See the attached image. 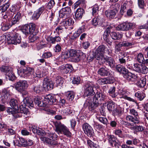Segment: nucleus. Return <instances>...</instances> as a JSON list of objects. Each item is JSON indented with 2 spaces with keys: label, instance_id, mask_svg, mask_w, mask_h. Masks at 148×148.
<instances>
[{
  "label": "nucleus",
  "instance_id": "obj_54",
  "mask_svg": "<svg viewBox=\"0 0 148 148\" xmlns=\"http://www.w3.org/2000/svg\"><path fill=\"white\" fill-rule=\"evenodd\" d=\"M55 3L53 0L50 1L48 3L47 8L49 9H51L55 5Z\"/></svg>",
  "mask_w": 148,
  "mask_h": 148
},
{
  "label": "nucleus",
  "instance_id": "obj_33",
  "mask_svg": "<svg viewBox=\"0 0 148 148\" xmlns=\"http://www.w3.org/2000/svg\"><path fill=\"white\" fill-rule=\"evenodd\" d=\"M115 103L112 100L108 102L107 107L108 110L110 111H112L114 110Z\"/></svg>",
  "mask_w": 148,
  "mask_h": 148
},
{
  "label": "nucleus",
  "instance_id": "obj_44",
  "mask_svg": "<svg viewBox=\"0 0 148 148\" xmlns=\"http://www.w3.org/2000/svg\"><path fill=\"white\" fill-rule=\"evenodd\" d=\"M142 66V65L141 64L138 63L134 64L133 65V68L134 70L136 71L140 72L141 71Z\"/></svg>",
  "mask_w": 148,
  "mask_h": 148
},
{
  "label": "nucleus",
  "instance_id": "obj_29",
  "mask_svg": "<svg viewBox=\"0 0 148 148\" xmlns=\"http://www.w3.org/2000/svg\"><path fill=\"white\" fill-rule=\"evenodd\" d=\"M110 36L112 39L115 40H119L122 37V34L114 32H111Z\"/></svg>",
  "mask_w": 148,
  "mask_h": 148
},
{
  "label": "nucleus",
  "instance_id": "obj_36",
  "mask_svg": "<svg viewBox=\"0 0 148 148\" xmlns=\"http://www.w3.org/2000/svg\"><path fill=\"white\" fill-rule=\"evenodd\" d=\"M50 42L52 44H55L56 42H58L61 40V38L59 36H56L54 37H50L49 38Z\"/></svg>",
  "mask_w": 148,
  "mask_h": 148
},
{
  "label": "nucleus",
  "instance_id": "obj_39",
  "mask_svg": "<svg viewBox=\"0 0 148 148\" xmlns=\"http://www.w3.org/2000/svg\"><path fill=\"white\" fill-rule=\"evenodd\" d=\"M56 84L60 86H62L64 82V79L60 76H57L55 79Z\"/></svg>",
  "mask_w": 148,
  "mask_h": 148
},
{
  "label": "nucleus",
  "instance_id": "obj_7",
  "mask_svg": "<svg viewBox=\"0 0 148 148\" xmlns=\"http://www.w3.org/2000/svg\"><path fill=\"white\" fill-rule=\"evenodd\" d=\"M21 37L18 33L13 32L10 33L8 40L9 43L16 45L19 44L21 42Z\"/></svg>",
  "mask_w": 148,
  "mask_h": 148
},
{
  "label": "nucleus",
  "instance_id": "obj_17",
  "mask_svg": "<svg viewBox=\"0 0 148 148\" xmlns=\"http://www.w3.org/2000/svg\"><path fill=\"white\" fill-rule=\"evenodd\" d=\"M99 103L98 101L93 100V103H92L91 101H86L84 104L85 106L88 107V108L90 109V110H92L95 108L97 107H98Z\"/></svg>",
  "mask_w": 148,
  "mask_h": 148
},
{
  "label": "nucleus",
  "instance_id": "obj_41",
  "mask_svg": "<svg viewBox=\"0 0 148 148\" xmlns=\"http://www.w3.org/2000/svg\"><path fill=\"white\" fill-rule=\"evenodd\" d=\"M28 69H21L18 71V73L20 75L23 77H25L26 76L27 74L28 73L29 71L27 70Z\"/></svg>",
  "mask_w": 148,
  "mask_h": 148
},
{
  "label": "nucleus",
  "instance_id": "obj_55",
  "mask_svg": "<svg viewBox=\"0 0 148 148\" xmlns=\"http://www.w3.org/2000/svg\"><path fill=\"white\" fill-rule=\"evenodd\" d=\"M43 76L41 72L39 71L38 70L33 73V77L41 78Z\"/></svg>",
  "mask_w": 148,
  "mask_h": 148
},
{
  "label": "nucleus",
  "instance_id": "obj_20",
  "mask_svg": "<svg viewBox=\"0 0 148 148\" xmlns=\"http://www.w3.org/2000/svg\"><path fill=\"white\" fill-rule=\"evenodd\" d=\"M106 96L105 94L102 92H97L95 94L93 99L94 100L98 101L99 103L100 101L106 99Z\"/></svg>",
  "mask_w": 148,
  "mask_h": 148
},
{
  "label": "nucleus",
  "instance_id": "obj_57",
  "mask_svg": "<svg viewBox=\"0 0 148 148\" xmlns=\"http://www.w3.org/2000/svg\"><path fill=\"white\" fill-rule=\"evenodd\" d=\"M99 7L97 5H94L92 9V14L93 15H95L99 10Z\"/></svg>",
  "mask_w": 148,
  "mask_h": 148
},
{
  "label": "nucleus",
  "instance_id": "obj_23",
  "mask_svg": "<svg viewBox=\"0 0 148 148\" xmlns=\"http://www.w3.org/2000/svg\"><path fill=\"white\" fill-rule=\"evenodd\" d=\"M103 23L102 18L99 17H95L92 20V24L95 27L101 25Z\"/></svg>",
  "mask_w": 148,
  "mask_h": 148
},
{
  "label": "nucleus",
  "instance_id": "obj_61",
  "mask_svg": "<svg viewBox=\"0 0 148 148\" xmlns=\"http://www.w3.org/2000/svg\"><path fill=\"white\" fill-rule=\"evenodd\" d=\"M130 113L131 114L134 116V117H138V112L134 109H131L130 110Z\"/></svg>",
  "mask_w": 148,
  "mask_h": 148
},
{
  "label": "nucleus",
  "instance_id": "obj_13",
  "mask_svg": "<svg viewBox=\"0 0 148 148\" xmlns=\"http://www.w3.org/2000/svg\"><path fill=\"white\" fill-rule=\"evenodd\" d=\"M102 63H105L106 65L111 68H114L116 66V63L114 59L111 57L104 58L101 61Z\"/></svg>",
  "mask_w": 148,
  "mask_h": 148
},
{
  "label": "nucleus",
  "instance_id": "obj_43",
  "mask_svg": "<svg viewBox=\"0 0 148 148\" xmlns=\"http://www.w3.org/2000/svg\"><path fill=\"white\" fill-rule=\"evenodd\" d=\"M120 5L117 3H115L114 5L112 4L110 6V10H112L114 11H115V12L117 13L118 10H119Z\"/></svg>",
  "mask_w": 148,
  "mask_h": 148
},
{
  "label": "nucleus",
  "instance_id": "obj_53",
  "mask_svg": "<svg viewBox=\"0 0 148 148\" xmlns=\"http://www.w3.org/2000/svg\"><path fill=\"white\" fill-rule=\"evenodd\" d=\"M10 68L8 66H3L1 67L0 70L2 72L5 73V74L10 71Z\"/></svg>",
  "mask_w": 148,
  "mask_h": 148
},
{
  "label": "nucleus",
  "instance_id": "obj_26",
  "mask_svg": "<svg viewBox=\"0 0 148 148\" xmlns=\"http://www.w3.org/2000/svg\"><path fill=\"white\" fill-rule=\"evenodd\" d=\"M116 13L111 10H108L105 12V14L106 17L109 18H112L115 16Z\"/></svg>",
  "mask_w": 148,
  "mask_h": 148
},
{
  "label": "nucleus",
  "instance_id": "obj_18",
  "mask_svg": "<svg viewBox=\"0 0 148 148\" xmlns=\"http://www.w3.org/2000/svg\"><path fill=\"white\" fill-rule=\"evenodd\" d=\"M40 139L43 142L50 144L51 145L59 146L60 145V143L59 141H56L55 140H51L48 138L44 137H41Z\"/></svg>",
  "mask_w": 148,
  "mask_h": 148
},
{
  "label": "nucleus",
  "instance_id": "obj_58",
  "mask_svg": "<svg viewBox=\"0 0 148 148\" xmlns=\"http://www.w3.org/2000/svg\"><path fill=\"white\" fill-rule=\"evenodd\" d=\"M126 5L127 4L126 3H124L121 6L120 13L122 15L123 14V13L126 11Z\"/></svg>",
  "mask_w": 148,
  "mask_h": 148
},
{
  "label": "nucleus",
  "instance_id": "obj_35",
  "mask_svg": "<svg viewBox=\"0 0 148 148\" xmlns=\"http://www.w3.org/2000/svg\"><path fill=\"white\" fill-rule=\"evenodd\" d=\"M34 101L35 104L39 107H45V105L43 103V101L41 100L38 98H35Z\"/></svg>",
  "mask_w": 148,
  "mask_h": 148
},
{
  "label": "nucleus",
  "instance_id": "obj_40",
  "mask_svg": "<svg viewBox=\"0 0 148 148\" xmlns=\"http://www.w3.org/2000/svg\"><path fill=\"white\" fill-rule=\"evenodd\" d=\"M115 87L112 86L110 88L108 92L110 95L113 98L115 97L116 96L115 92Z\"/></svg>",
  "mask_w": 148,
  "mask_h": 148
},
{
  "label": "nucleus",
  "instance_id": "obj_56",
  "mask_svg": "<svg viewBox=\"0 0 148 148\" xmlns=\"http://www.w3.org/2000/svg\"><path fill=\"white\" fill-rule=\"evenodd\" d=\"M25 98H26L25 99L27 105L31 107H33L34 106L33 102L31 99L26 98V97H25Z\"/></svg>",
  "mask_w": 148,
  "mask_h": 148
},
{
  "label": "nucleus",
  "instance_id": "obj_14",
  "mask_svg": "<svg viewBox=\"0 0 148 148\" xmlns=\"http://www.w3.org/2000/svg\"><path fill=\"white\" fill-rule=\"evenodd\" d=\"M56 99L54 96L51 94H49L45 96L43 99V103L45 105V107L47 105L52 104L53 103L56 102Z\"/></svg>",
  "mask_w": 148,
  "mask_h": 148
},
{
  "label": "nucleus",
  "instance_id": "obj_52",
  "mask_svg": "<svg viewBox=\"0 0 148 148\" xmlns=\"http://www.w3.org/2000/svg\"><path fill=\"white\" fill-rule=\"evenodd\" d=\"M65 27L64 26H60L58 27L56 29V31L54 32H56L58 34L62 33Z\"/></svg>",
  "mask_w": 148,
  "mask_h": 148
},
{
  "label": "nucleus",
  "instance_id": "obj_6",
  "mask_svg": "<svg viewBox=\"0 0 148 148\" xmlns=\"http://www.w3.org/2000/svg\"><path fill=\"white\" fill-rule=\"evenodd\" d=\"M121 123L125 126L132 130H135L137 132H142L143 131L145 128V127L142 125H136L134 126L133 124L125 121H123L121 122Z\"/></svg>",
  "mask_w": 148,
  "mask_h": 148
},
{
  "label": "nucleus",
  "instance_id": "obj_47",
  "mask_svg": "<svg viewBox=\"0 0 148 148\" xmlns=\"http://www.w3.org/2000/svg\"><path fill=\"white\" fill-rule=\"evenodd\" d=\"M10 5V4L8 2H7L5 4L0 6L1 10V13L5 12L9 8Z\"/></svg>",
  "mask_w": 148,
  "mask_h": 148
},
{
  "label": "nucleus",
  "instance_id": "obj_50",
  "mask_svg": "<svg viewBox=\"0 0 148 148\" xmlns=\"http://www.w3.org/2000/svg\"><path fill=\"white\" fill-rule=\"evenodd\" d=\"M12 26V25L8 23H3L1 27V29L3 31H6L8 30Z\"/></svg>",
  "mask_w": 148,
  "mask_h": 148
},
{
  "label": "nucleus",
  "instance_id": "obj_42",
  "mask_svg": "<svg viewBox=\"0 0 148 148\" xmlns=\"http://www.w3.org/2000/svg\"><path fill=\"white\" fill-rule=\"evenodd\" d=\"M34 90L36 93H39L42 90V86L40 84L35 86L34 88Z\"/></svg>",
  "mask_w": 148,
  "mask_h": 148
},
{
  "label": "nucleus",
  "instance_id": "obj_16",
  "mask_svg": "<svg viewBox=\"0 0 148 148\" xmlns=\"http://www.w3.org/2000/svg\"><path fill=\"white\" fill-rule=\"evenodd\" d=\"M43 86L45 90H48L53 89L54 84L51 80L46 78L43 80Z\"/></svg>",
  "mask_w": 148,
  "mask_h": 148
},
{
  "label": "nucleus",
  "instance_id": "obj_48",
  "mask_svg": "<svg viewBox=\"0 0 148 148\" xmlns=\"http://www.w3.org/2000/svg\"><path fill=\"white\" fill-rule=\"evenodd\" d=\"M47 135L49 137L48 138L52 140H55L57 137V135L55 133L48 132Z\"/></svg>",
  "mask_w": 148,
  "mask_h": 148
},
{
  "label": "nucleus",
  "instance_id": "obj_30",
  "mask_svg": "<svg viewBox=\"0 0 148 148\" xmlns=\"http://www.w3.org/2000/svg\"><path fill=\"white\" fill-rule=\"evenodd\" d=\"M5 75L7 79L13 81L14 80L16 77L13 73L10 70L8 72H7L5 74Z\"/></svg>",
  "mask_w": 148,
  "mask_h": 148
},
{
  "label": "nucleus",
  "instance_id": "obj_24",
  "mask_svg": "<svg viewBox=\"0 0 148 148\" xmlns=\"http://www.w3.org/2000/svg\"><path fill=\"white\" fill-rule=\"evenodd\" d=\"M70 8L69 7H65L62 8L59 11V16L63 18L65 16H67L69 13Z\"/></svg>",
  "mask_w": 148,
  "mask_h": 148
},
{
  "label": "nucleus",
  "instance_id": "obj_25",
  "mask_svg": "<svg viewBox=\"0 0 148 148\" xmlns=\"http://www.w3.org/2000/svg\"><path fill=\"white\" fill-rule=\"evenodd\" d=\"M123 77L128 81L132 80V79L133 78L136 79L137 78V76L136 75L130 72H129L128 70L127 73L124 74Z\"/></svg>",
  "mask_w": 148,
  "mask_h": 148
},
{
  "label": "nucleus",
  "instance_id": "obj_15",
  "mask_svg": "<svg viewBox=\"0 0 148 148\" xmlns=\"http://www.w3.org/2000/svg\"><path fill=\"white\" fill-rule=\"evenodd\" d=\"M125 119L126 121L122 120L121 122V124H123L121 123V122L123 121H125L128 123H130V122L132 123V124H138L140 122L139 120V117H133V116L130 115H127L125 117Z\"/></svg>",
  "mask_w": 148,
  "mask_h": 148
},
{
  "label": "nucleus",
  "instance_id": "obj_31",
  "mask_svg": "<svg viewBox=\"0 0 148 148\" xmlns=\"http://www.w3.org/2000/svg\"><path fill=\"white\" fill-rule=\"evenodd\" d=\"M146 84L145 78H142L138 81L136 83V85L140 88L144 87Z\"/></svg>",
  "mask_w": 148,
  "mask_h": 148
},
{
  "label": "nucleus",
  "instance_id": "obj_38",
  "mask_svg": "<svg viewBox=\"0 0 148 148\" xmlns=\"http://www.w3.org/2000/svg\"><path fill=\"white\" fill-rule=\"evenodd\" d=\"M73 110L70 106L66 107L62 110V112L65 115H69L72 114Z\"/></svg>",
  "mask_w": 148,
  "mask_h": 148
},
{
  "label": "nucleus",
  "instance_id": "obj_32",
  "mask_svg": "<svg viewBox=\"0 0 148 148\" xmlns=\"http://www.w3.org/2000/svg\"><path fill=\"white\" fill-rule=\"evenodd\" d=\"M1 95L2 99L4 101L7 100L8 97L10 96L9 92L6 90H3L2 91Z\"/></svg>",
  "mask_w": 148,
  "mask_h": 148
},
{
  "label": "nucleus",
  "instance_id": "obj_4",
  "mask_svg": "<svg viewBox=\"0 0 148 148\" xmlns=\"http://www.w3.org/2000/svg\"><path fill=\"white\" fill-rule=\"evenodd\" d=\"M68 53L69 57L71 58L73 61L75 62H78L80 60L81 57V55L83 53L80 51L73 49H70L68 51Z\"/></svg>",
  "mask_w": 148,
  "mask_h": 148
},
{
  "label": "nucleus",
  "instance_id": "obj_2",
  "mask_svg": "<svg viewBox=\"0 0 148 148\" xmlns=\"http://www.w3.org/2000/svg\"><path fill=\"white\" fill-rule=\"evenodd\" d=\"M6 111L10 114H12L14 117L16 118L21 117L22 116H25L29 114L28 109L24 107L21 108L20 110H18V111L16 109L8 108H7Z\"/></svg>",
  "mask_w": 148,
  "mask_h": 148
},
{
  "label": "nucleus",
  "instance_id": "obj_5",
  "mask_svg": "<svg viewBox=\"0 0 148 148\" xmlns=\"http://www.w3.org/2000/svg\"><path fill=\"white\" fill-rule=\"evenodd\" d=\"M15 88L18 92L22 93L26 90L28 84L26 80H20L14 84Z\"/></svg>",
  "mask_w": 148,
  "mask_h": 148
},
{
  "label": "nucleus",
  "instance_id": "obj_12",
  "mask_svg": "<svg viewBox=\"0 0 148 148\" xmlns=\"http://www.w3.org/2000/svg\"><path fill=\"white\" fill-rule=\"evenodd\" d=\"M134 26L133 23H124L118 25L117 29L118 30H127L133 28Z\"/></svg>",
  "mask_w": 148,
  "mask_h": 148
},
{
  "label": "nucleus",
  "instance_id": "obj_27",
  "mask_svg": "<svg viewBox=\"0 0 148 148\" xmlns=\"http://www.w3.org/2000/svg\"><path fill=\"white\" fill-rule=\"evenodd\" d=\"M115 67L117 71L121 73L124 74L127 72L128 70L125 67L121 65H117Z\"/></svg>",
  "mask_w": 148,
  "mask_h": 148
},
{
  "label": "nucleus",
  "instance_id": "obj_49",
  "mask_svg": "<svg viewBox=\"0 0 148 148\" xmlns=\"http://www.w3.org/2000/svg\"><path fill=\"white\" fill-rule=\"evenodd\" d=\"M69 57L68 52L64 53L61 55L60 57H59V61L62 62L64 61L65 59H67Z\"/></svg>",
  "mask_w": 148,
  "mask_h": 148
},
{
  "label": "nucleus",
  "instance_id": "obj_59",
  "mask_svg": "<svg viewBox=\"0 0 148 148\" xmlns=\"http://www.w3.org/2000/svg\"><path fill=\"white\" fill-rule=\"evenodd\" d=\"M115 140L116 138L114 136L110 135L109 136L108 141L111 145H112L113 143L116 142Z\"/></svg>",
  "mask_w": 148,
  "mask_h": 148
},
{
  "label": "nucleus",
  "instance_id": "obj_11",
  "mask_svg": "<svg viewBox=\"0 0 148 148\" xmlns=\"http://www.w3.org/2000/svg\"><path fill=\"white\" fill-rule=\"evenodd\" d=\"M82 128L85 134L88 136L92 137L94 135V131L92 127L88 123H84L83 125Z\"/></svg>",
  "mask_w": 148,
  "mask_h": 148
},
{
  "label": "nucleus",
  "instance_id": "obj_19",
  "mask_svg": "<svg viewBox=\"0 0 148 148\" xmlns=\"http://www.w3.org/2000/svg\"><path fill=\"white\" fill-rule=\"evenodd\" d=\"M98 74L102 76H110V73L109 69L106 67H101L98 71Z\"/></svg>",
  "mask_w": 148,
  "mask_h": 148
},
{
  "label": "nucleus",
  "instance_id": "obj_8",
  "mask_svg": "<svg viewBox=\"0 0 148 148\" xmlns=\"http://www.w3.org/2000/svg\"><path fill=\"white\" fill-rule=\"evenodd\" d=\"M105 49V47L103 45H100L98 47L95 53L96 59L101 61L104 58V55Z\"/></svg>",
  "mask_w": 148,
  "mask_h": 148
},
{
  "label": "nucleus",
  "instance_id": "obj_46",
  "mask_svg": "<svg viewBox=\"0 0 148 148\" xmlns=\"http://www.w3.org/2000/svg\"><path fill=\"white\" fill-rule=\"evenodd\" d=\"M10 106L13 108H14L16 109L15 107H16L18 105V102L17 101L14 99H12L10 102Z\"/></svg>",
  "mask_w": 148,
  "mask_h": 148
},
{
  "label": "nucleus",
  "instance_id": "obj_63",
  "mask_svg": "<svg viewBox=\"0 0 148 148\" xmlns=\"http://www.w3.org/2000/svg\"><path fill=\"white\" fill-rule=\"evenodd\" d=\"M95 58V55L93 53L90 54L87 58V59L89 62L92 61Z\"/></svg>",
  "mask_w": 148,
  "mask_h": 148
},
{
  "label": "nucleus",
  "instance_id": "obj_28",
  "mask_svg": "<svg viewBox=\"0 0 148 148\" xmlns=\"http://www.w3.org/2000/svg\"><path fill=\"white\" fill-rule=\"evenodd\" d=\"M134 96L140 101L143 100L146 96L144 92L140 91H138L136 92Z\"/></svg>",
  "mask_w": 148,
  "mask_h": 148
},
{
  "label": "nucleus",
  "instance_id": "obj_37",
  "mask_svg": "<svg viewBox=\"0 0 148 148\" xmlns=\"http://www.w3.org/2000/svg\"><path fill=\"white\" fill-rule=\"evenodd\" d=\"M66 96L68 100L71 101L73 99L75 95L73 92L68 91L67 92Z\"/></svg>",
  "mask_w": 148,
  "mask_h": 148
},
{
  "label": "nucleus",
  "instance_id": "obj_10",
  "mask_svg": "<svg viewBox=\"0 0 148 148\" xmlns=\"http://www.w3.org/2000/svg\"><path fill=\"white\" fill-rule=\"evenodd\" d=\"M84 88V94L85 96H92L95 94L93 86L91 84H86Z\"/></svg>",
  "mask_w": 148,
  "mask_h": 148
},
{
  "label": "nucleus",
  "instance_id": "obj_62",
  "mask_svg": "<svg viewBox=\"0 0 148 148\" xmlns=\"http://www.w3.org/2000/svg\"><path fill=\"white\" fill-rule=\"evenodd\" d=\"M85 0H79L74 4V8H76L78 6L84 3Z\"/></svg>",
  "mask_w": 148,
  "mask_h": 148
},
{
  "label": "nucleus",
  "instance_id": "obj_34",
  "mask_svg": "<svg viewBox=\"0 0 148 148\" xmlns=\"http://www.w3.org/2000/svg\"><path fill=\"white\" fill-rule=\"evenodd\" d=\"M98 82L101 85L108 84L111 83L110 79L108 78H104L99 79Z\"/></svg>",
  "mask_w": 148,
  "mask_h": 148
},
{
  "label": "nucleus",
  "instance_id": "obj_51",
  "mask_svg": "<svg viewBox=\"0 0 148 148\" xmlns=\"http://www.w3.org/2000/svg\"><path fill=\"white\" fill-rule=\"evenodd\" d=\"M143 55L141 53H139L137 56V60L140 63H142L144 60Z\"/></svg>",
  "mask_w": 148,
  "mask_h": 148
},
{
  "label": "nucleus",
  "instance_id": "obj_3",
  "mask_svg": "<svg viewBox=\"0 0 148 148\" xmlns=\"http://www.w3.org/2000/svg\"><path fill=\"white\" fill-rule=\"evenodd\" d=\"M54 125L56 128V130L58 133L63 134L67 137L71 136V133L69 129L60 122H54Z\"/></svg>",
  "mask_w": 148,
  "mask_h": 148
},
{
  "label": "nucleus",
  "instance_id": "obj_22",
  "mask_svg": "<svg viewBox=\"0 0 148 148\" xmlns=\"http://www.w3.org/2000/svg\"><path fill=\"white\" fill-rule=\"evenodd\" d=\"M84 10L82 8H78L75 14V16L76 19L79 20L81 19L84 13Z\"/></svg>",
  "mask_w": 148,
  "mask_h": 148
},
{
  "label": "nucleus",
  "instance_id": "obj_21",
  "mask_svg": "<svg viewBox=\"0 0 148 148\" xmlns=\"http://www.w3.org/2000/svg\"><path fill=\"white\" fill-rule=\"evenodd\" d=\"M60 69L62 72L65 73H70L73 70V68L71 65L66 64L65 66H62Z\"/></svg>",
  "mask_w": 148,
  "mask_h": 148
},
{
  "label": "nucleus",
  "instance_id": "obj_60",
  "mask_svg": "<svg viewBox=\"0 0 148 148\" xmlns=\"http://www.w3.org/2000/svg\"><path fill=\"white\" fill-rule=\"evenodd\" d=\"M103 39L109 44L111 45L112 42L109 38V35L108 34H104L103 35Z\"/></svg>",
  "mask_w": 148,
  "mask_h": 148
},
{
  "label": "nucleus",
  "instance_id": "obj_64",
  "mask_svg": "<svg viewBox=\"0 0 148 148\" xmlns=\"http://www.w3.org/2000/svg\"><path fill=\"white\" fill-rule=\"evenodd\" d=\"M148 72V68L145 66L142 65V68H141V71H140V72L145 74L147 73Z\"/></svg>",
  "mask_w": 148,
  "mask_h": 148
},
{
  "label": "nucleus",
  "instance_id": "obj_45",
  "mask_svg": "<svg viewBox=\"0 0 148 148\" xmlns=\"http://www.w3.org/2000/svg\"><path fill=\"white\" fill-rule=\"evenodd\" d=\"M73 23V21L71 18H69L65 21H63L62 23L63 25H64V26L67 27L72 25Z\"/></svg>",
  "mask_w": 148,
  "mask_h": 148
},
{
  "label": "nucleus",
  "instance_id": "obj_1",
  "mask_svg": "<svg viewBox=\"0 0 148 148\" xmlns=\"http://www.w3.org/2000/svg\"><path fill=\"white\" fill-rule=\"evenodd\" d=\"M22 31L26 35L30 34L29 38L30 42H36L39 40L38 35L36 34L38 31L36 29L35 24L31 23L29 25H25L23 27Z\"/></svg>",
  "mask_w": 148,
  "mask_h": 148
},
{
  "label": "nucleus",
  "instance_id": "obj_9",
  "mask_svg": "<svg viewBox=\"0 0 148 148\" xmlns=\"http://www.w3.org/2000/svg\"><path fill=\"white\" fill-rule=\"evenodd\" d=\"M134 45V43L133 42L123 41L120 42L119 44L116 45L115 47V51L118 52L121 51V47H130Z\"/></svg>",
  "mask_w": 148,
  "mask_h": 148
}]
</instances>
